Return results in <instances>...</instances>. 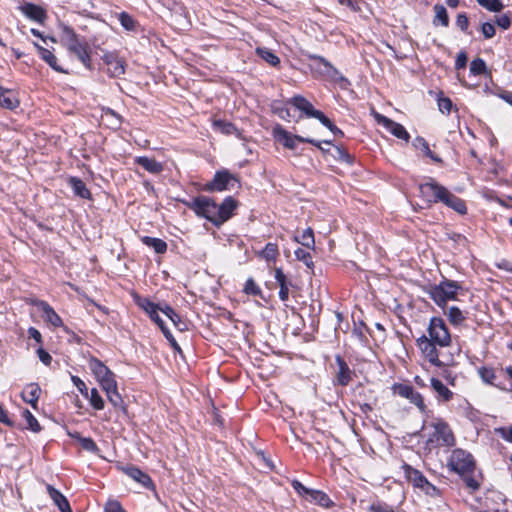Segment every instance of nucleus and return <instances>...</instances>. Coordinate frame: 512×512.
<instances>
[{
  "label": "nucleus",
  "mask_w": 512,
  "mask_h": 512,
  "mask_svg": "<svg viewBox=\"0 0 512 512\" xmlns=\"http://www.w3.org/2000/svg\"><path fill=\"white\" fill-rule=\"evenodd\" d=\"M427 333L416 341L422 357L435 367L449 365L452 358L443 349L450 346L451 335L444 320L440 317L431 318Z\"/></svg>",
  "instance_id": "f257e3e1"
},
{
  "label": "nucleus",
  "mask_w": 512,
  "mask_h": 512,
  "mask_svg": "<svg viewBox=\"0 0 512 512\" xmlns=\"http://www.w3.org/2000/svg\"><path fill=\"white\" fill-rule=\"evenodd\" d=\"M88 366L110 403L116 408L121 407L123 400L118 392L115 374L102 361L94 357L89 360Z\"/></svg>",
  "instance_id": "f03ea898"
},
{
  "label": "nucleus",
  "mask_w": 512,
  "mask_h": 512,
  "mask_svg": "<svg viewBox=\"0 0 512 512\" xmlns=\"http://www.w3.org/2000/svg\"><path fill=\"white\" fill-rule=\"evenodd\" d=\"M448 467L462 476L467 487L473 491L479 488L478 480L471 476L475 469V463L470 453L462 449L453 450L448 460Z\"/></svg>",
  "instance_id": "7ed1b4c3"
},
{
  "label": "nucleus",
  "mask_w": 512,
  "mask_h": 512,
  "mask_svg": "<svg viewBox=\"0 0 512 512\" xmlns=\"http://www.w3.org/2000/svg\"><path fill=\"white\" fill-rule=\"evenodd\" d=\"M60 39L66 49L74 54L78 60L88 69H91V55L89 45L70 27L64 25L61 28Z\"/></svg>",
  "instance_id": "20e7f679"
},
{
  "label": "nucleus",
  "mask_w": 512,
  "mask_h": 512,
  "mask_svg": "<svg viewBox=\"0 0 512 512\" xmlns=\"http://www.w3.org/2000/svg\"><path fill=\"white\" fill-rule=\"evenodd\" d=\"M460 285L451 280H443L437 285H432L428 289L430 298L441 308H444L448 301L455 300Z\"/></svg>",
  "instance_id": "39448f33"
},
{
  "label": "nucleus",
  "mask_w": 512,
  "mask_h": 512,
  "mask_svg": "<svg viewBox=\"0 0 512 512\" xmlns=\"http://www.w3.org/2000/svg\"><path fill=\"white\" fill-rule=\"evenodd\" d=\"M309 58L312 60L310 64L311 70L314 74L323 76L328 80L346 85L347 79L338 71L330 62L319 55H310Z\"/></svg>",
  "instance_id": "423d86ee"
},
{
  "label": "nucleus",
  "mask_w": 512,
  "mask_h": 512,
  "mask_svg": "<svg viewBox=\"0 0 512 512\" xmlns=\"http://www.w3.org/2000/svg\"><path fill=\"white\" fill-rule=\"evenodd\" d=\"M430 427L432 431L429 433L428 442L436 446H453L455 444L454 434L443 419H435Z\"/></svg>",
  "instance_id": "0eeeda50"
},
{
  "label": "nucleus",
  "mask_w": 512,
  "mask_h": 512,
  "mask_svg": "<svg viewBox=\"0 0 512 512\" xmlns=\"http://www.w3.org/2000/svg\"><path fill=\"white\" fill-rule=\"evenodd\" d=\"M447 188L440 185L433 178L419 185L420 196L430 206L435 203H442L444 196H447Z\"/></svg>",
  "instance_id": "6e6552de"
},
{
  "label": "nucleus",
  "mask_w": 512,
  "mask_h": 512,
  "mask_svg": "<svg viewBox=\"0 0 512 512\" xmlns=\"http://www.w3.org/2000/svg\"><path fill=\"white\" fill-rule=\"evenodd\" d=\"M273 135L279 143H281L285 148L288 149H295L297 142H302L310 143L318 147L319 149L323 150V148L321 147V142L316 141L315 139L312 138L293 135L287 132L285 129H283L280 125H277L273 129Z\"/></svg>",
  "instance_id": "1a4fd4ad"
},
{
  "label": "nucleus",
  "mask_w": 512,
  "mask_h": 512,
  "mask_svg": "<svg viewBox=\"0 0 512 512\" xmlns=\"http://www.w3.org/2000/svg\"><path fill=\"white\" fill-rule=\"evenodd\" d=\"M189 207L200 217H204L216 225L217 204L207 196L195 198Z\"/></svg>",
  "instance_id": "9d476101"
},
{
  "label": "nucleus",
  "mask_w": 512,
  "mask_h": 512,
  "mask_svg": "<svg viewBox=\"0 0 512 512\" xmlns=\"http://www.w3.org/2000/svg\"><path fill=\"white\" fill-rule=\"evenodd\" d=\"M403 468L406 477L415 487L421 488L423 491H425L426 494L431 496L438 494V489L434 485L429 483V481L424 477V475L420 471L412 468L407 464H404Z\"/></svg>",
  "instance_id": "9b49d317"
},
{
  "label": "nucleus",
  "mask_w": 512,
  "mask_h": 512,
  "mask_svg": "<svg viewBox=\"0 0 512 512\" xmlns=\"http://www.w3.org/2000/svg\"><path fill=\"white\" fill-rule=\"evenodd\" d=\"M393 390L394 393L408 399L410 403L414 404L422 413L426 412V405L422 395L415 391L412 386L407 384H395Z\"/></svg>",
  "instance_id": "f8f14e48"
},
{
  "label": "nucleus",
  "mask_w": 512,
  "mask_h": 512,
  "mask_svg": "<svg viewBox=\"0 0 512 512\" xmlns=\"http://www.w3.org/2000/svg\"><path fill=\"white\" fill-rule=\"evenodd\" d=\"M106 73L112 78H119L125 73V62L115 53H106L103 56Z\"/></svg>",
  "instance_id": "ddd939ff"
},
{
  "label": "nucleus",
  "mask_w": 512,
  "mask_h": 512,
  "mask_svg": "<svg viewBox=\"0 0 512 512\" xmlns=\"http://www.w3.org/2000/svg\"><path fill=\"white\" fill-rule=\"evenodd\" d=\"M375 119L378 124L384 126L395 137L405 140L406 142L409 141L410 135L403 125L394 122L393 120L379 113H375Z\"/></svg>",
  "instance_id": "4468645a"
},
{
  "label": "nucleus",
  "mask_w": 512,
  "mask_h": 512,
  "mask_svg": "<svg viewBox=\"0 0 512 512\" xmlns=\"http://www.w3.org/2000/svg\"><path fill=\"white\" fill-rule=\"evenodd\" d=\"M18 9L28 19L35 21L39 24H44L48 17L47 12L43 7L30 2L23 3L18 7Z\"/></svg>",
  "instance_id": "2eb2a0df"
},
{
  "label": "nucleus",
  "mask_w": 512,
  "mask_h": 512,
  "mask_svg": "<svg viewBox=\"0 0 512 512\" xmlns=\"http://www.w3.org/2000/svg\"><path fill=\"white\" fill-rule=\"evenodd\" d=\"M236 179L228 171H219L215 174L213 180L206 185L208 191H224L229 188Z\"/></svg>",
  "instance_id": "dca6fc26"
},
{
  "label": "nucleus",
  "mask_w": 512,
  "mask_h": 512,
  "mask_svg": "<svg viewBox=\"0 0 512 512\" xmlns=\"http://www.w3.org/2000/svg\"><path fill=\"white\" fill-rule=\"evenodd\" d=\"M291 103L300 111L305 113L307 117H313L318 119L319 121L324 118V114L316 110L313 105L302 96H295L291 99Z\"/></svg>",
  "instance_id": "f3484780"
},
{
  "label": "nucleus",
  "mask_w": 512,
  "mask_h": 512,
  "mask_svg": "<svg viewBox=\"0 0 512 512\" xmlns=\"http://www.w3.org/2000/svg\"><path fill=\"white\" fill-rule=\"evenodd\" d=\"M120 469L123 473L132 478L134 481L140 483L143 487L149 488L153 486L150 476L141 471L138 467L127 465L121 466Z\"/></svg>",
  "instance_id": "a211bd4d"
},
{
  "label": "nucleus",
  "mask_w": 512,
  "mask_h": 512,
  "mask_svg": "<svg viewBox=\"0 0 512 512\" xmlns=\"http://www.w3.org/2000/svg\"><path fill=\"white\" fill-rule=\"evenodd\" d=\"M235 208L236 202L232 197H227L220 205L217 204L216 225L219 226L227 221Z\"/></svg>",
  "instance_id": "6ab92c4d"
},
{
  "label": "nucleus",
  "mask_w": 512,
  "mask_h": 512,
  "mask_svg": "<svg viewBox=\"0 0 512 512\" xmlns=\"http://www.w3.org/2000/svg\"><path fill=\"white\" fill-rule=\"evenodd\" d=\"M36 305L43 312L44 320L50 323L53 327H60L63 325L60 316L47 302L39 301Z\"/></svg>",
  "instance_id": "aec40b11"
},
{
  "label": "nucleus",
  "mask_w": 512,
  "mask_h": 512,
  "mask_svg": "<svg viewBox=\"0 0 512 512\" xmlns=\"http://www.w3.org/2000/svg\"><path fill=\"white\" fill-rule=\"evenodd\" d=\"M35 47L43 61H45L53 70L59 73L68 74V71L58 65L57 57L52 51L35 43Z\"/></svg>",
  "instance_id": "412c9836"
},
{
  "label": "nucleus",
  "mask_w": 512,
  "mask_h": 512,
  "mask_svg": "<svg viewBox=\"0 0 512 512\" xmlns=\"http://www.w3.org/2000/svg\"><path fill=\"white\" fill-rule=\"evenodd\" d=\"M19 103L14 91L0 87V106L2 108L13 110L19 106Z\"/></svg>",
  "instance_id": "4be33fe9"
},
{
  "label": "nucleus",
  "mask_w": 512,
  "mask_h": 512,
  "mask_svg": "<svg viewBox=\"0 0 512 512\" xmlns=\"http://www.w3.org/2000/svg\"><path fill=\"white\" fill-rule=\"evenodd\" d=\"M47 492L61 512H72L67 498L51 485H47Z\"/></svg>",
  "instance_id": "5701e85b"
},
{
  "label": "nucleus",
  "mask_w": 512,
  "mask_h": 512,
  "mask_svg": "<svg viewBox=\"0 0 512 512\" xmlns=\"http://www.w3.org/2000/svg\"><path fill=\"white\" fill-rule=\"evenodd\" d=\"M442 203L459 214H466L467 212L465 202L449 190H447V196H444Z\"/></svg>",
  "instance_id": "b1692460"
},
{
  "label": "nucleus",
  "mask_w": 512,
  "mask_h": 512,
  "mask_svg": "<svg viewBox=\"0 0 512 512\" xmlns=\"http://www.w3.org/2000/svg\"><path fill=\"white\" fill-rule=\"evenodd\" d=\"M40 393L41 389L39 385L36 383H30L24 388L21 395L25 402L36 408Z\"/></svg>",
  "instance_id": "393cba45"
},
{
  "label": "nucleus",
  "mask_w": 512,
  "mask_h": 512,
  "mask_svg": "<svg viewBox=\"0 0 512 512\" xmlns=\"http://www.w3.org/2000/svg\"><path fill=\"white\" fill-rule=\"evenodd\" d=\"M431 386L437 393L438 399L442 401H449L453 397V392L439 379L432 378Z\"/></svg>",
  "instance_id": "a878e982"
},
{
  "label": "nucleus",
  "mask_w": 512,
  "mask_h": 512,
  "mask_svg": "<svg viewBox=\"0 0 512 512\" xmlns=\"http://www.w3.org/2000/svg\"><path fill=\"white\" fill-rule=\"evenodd\" d=\"M136 163L143 167L146 171L152 174H158L162 172L163 166L161 163L157 162L155 159L148 158L145 156L137 157Z\"/></svg>",
  "instance_id": "bb28decb"
},
{
  "label": "nucleus",
  "mask_w": 512,
  "mask_h": 512,
  "mask_svg": "<svg viewBox=\"0 0 512 512\" xmlns=\"http://www.w3.org/2000/svg\"><path fill=\"white\" fill-rule=\"evenodd\" d=\"M413 146L420 150L425 156L429 157L432 161L439 163L441 158L436 156L429 148L428 142L422 137H416L413 141Z\"/></svg>",
  "instance_id": "cd10ccee"
},
{
  "label": "nucleus",
  "mask_w": 512,
  "mask_h": 512,
  "mask_svg": "<svg viewBox=\"0 0 512 512\" xmlns=\"http://www.w3.org/2000/svg\"><path fill=\"white\" fill-rule=\"evenodd\" d=\"M69 184L74 192L75 195L83 198V199H89L91 194L89 192V190L87 189L85 183L76 178V177H72L69 179Z\"/></svg>",
  "instance_id": "c85d7f7f"
},
{
  "label": "nucleus",
  "mask_w": 512,
  "mask_h": 512,
  "mask_svg": "<svg viewBox=\"0 0 512 512\" xmlns=\"http://www.w3.org/2000/svg\"><path fill=\"white\" fill-rule=\"evenodd\" d=\"M444 314L448 317L450 323L454 326L461 325L466 319L464 312L456 306L449 307L444 312Z\"/></svg>",
  "instance_id": "c756f323"
},
{
  "label": "nucleus",
  "mask_w": 512,
  "mask_h": 512,
  "mask_svg": "<svg viewBox=\"0 0 512 512\" xmlns=\"http://www.w3.org/2000/svg\"><path fill=\"white\" fill-rule=\"evenodd\" d=\"M275 279L280 286L279 298L286 301L289 297V288L286 283V276L280 268L275 270Z\"/></svg>",
  "instance_id": "7c9ffc66"
},
{
  "label": "nucleus",
  "mask_w": 512,
  "mask_h": 512,
  "mask_svg": "<svg viewBox=\"0 0 512 512\" xmlns=\"http://www.w3.org/2000/svg\"><path fill=\"white\" fill-rule=\"evenodd\" d=\"M142 242L147 245L148 247H151L154 249V251L158 254H163L167 250V244L165 241L159 239V238H153L149 236H144L142 238Z\"/></svg>",
  "instance_id": "2f4dec72"
},
{
  "label": "nucleus",
  "mask_w": 512,
  "mask_h": 512,
  "mask_svg": "<svg viewBox=\"0 0 512 512\" xmlns=\"http://www.w3.org/2000/svg\"><path fill=\"white\" fill-rule=\"evenodd\" d=\"M294 240L306 248L314 249L315 240L313 230L311 228H307L302 232L300 236H296Z\"/></svg>",
  "instance_id": "473e14b6"
},
{
  "label": "nucleus",
  "mask_w": 512,
  "mask_h": 512,
  "mask_svg": "<svg viewBox=\"0 0 512 512\" xmlns=\"http://www.w3.org/2000/svg\"><path fill=\"white\" fill-rule=\"evenodd\" d=\"M308 496L310 497L311 501L319 504L322 507H330L332 505V501L328 495L320 490L312 489Z\"/></svg>",
  "instance_id": "72a5a7b5"
},
{
  "label": "nucleus",
  "mask_w": 512,
  "mask_h": 512,
  "mask_svg": "<svg viewBox=\"0 0 512 512\" xmlns=\"http://www.w3.org/2000/svg\"><path fill=\"white\" fill-rule=\"evenodd\" d=\"M339 365V371L337 374V380L341 385H347L350 381V369L347 364L340 358H337Z\"/></svg>",
  "instance_id": "f704fd0d"
},
{
  "label": "nucleus",
  "mask_w": 512,
  "mask_h": 512,
  "mask_svg": "<svg viewBox=\"0 0 512 512\" xmlns=\"http://www.w3.org/2000/svg\"><path fill=\"white\" fill-rule=\"evenodd\" d=\"M434 12H435V17H434L433 23L435 25L440 23L442 26L447 27L449 24V18H448L446 8L442 5L437 4L434 6Z\"/></svg>",
  "instance_id": "c9c22d12"
},
{
  "label": "nucleus",
  "mask_w": 512,
  "mask_h": 512,
  "mask_svg": "<svg viewBox=\"0 0 512 512\" xmlns=\"http://www.w3.org/2000/svg\"><path fill=\"white\" fill-rule=\"evenodd\" d=\"M22 417L25 421V428L30 429L33 432H39L41 430L40 424L29 410H23Z\"/></svg>",
  "instance_id": "e433bc0d"
},
{
  "label": "nucleus",
  "mask_w": 512,
  "mask_h": 512,
  "mask_svg": "<svg viewBox=\"0 0 512 512\" xmlns=\"http://www.w3.org/2000/svg\"><path fill=\"white\" fill-rule=\"evenodd\" d=\"M256 53L260 58L272 66H277L280 63L279 58L267 48H257Z\"/></svg>",
  "instance_id": "4c0bfd02"
},
{
  "label": "nucleus",
  "mask_w": 512,
  "mask_h": 512,
  "mask_svg": "<svg viewBox=\"0 0 512 512\" xmlns=\"http://www.w3.org/2000/svg\"><path fill=\"white\" fill-rule=\"evenodd\" d=\"M261 255L267 261H274L278 256V246L275 243H267Z\"/></svg>",
  "instance_id": "58836bf2"
},
{
  "label": "nucleus",
  "mask_w": 512,
  "mask_h": 512,
  "mask_svg": "<svg viewBox=\"0 0 512 512\" xmlns=\"http://www.w3.org/2000/svg\"><path fill=\"white\" fill-rule=\"evenodd\" d=\"M294 254L296 259L303 262L308 268L313 267L312 256L309 251L303 248H298L295 250Z\"/></svg>",
  "instance_id": "ea45409f"
},
{
  "label": "nucleus",
  "mask_w": 512,
  "mask_h": 512,
  "mask_svg": "<svg viewBox=\"0 0 512 512\" xmlns=\"http://www.w3.org/2000/svg\"><path fill=\"white\" fill-rule=\"evenodd\" d=\"M478 4L492 12H500L504 5L500 0H477Z\"/></svg>",
  "instance_id": "a19ab883"
},
{
  "label": "nucleus",
  "mask_w": 512,
  "mask_h": 512,
  "mask_svg": "<svg viewBox=\"0 0 512 512\" xmlns=\"http://www.w3.org/2000/svg\"><path fill=\"white\" fill-rule=\"evenodd\" d=\"M478 373L483 382L494 385L496 375L495 371L492 368L482 367L478 370Z\"/></svg>",
  "instance_id": "79ce46f5"
},
{
  "label": "nucleus",
  "mask_w": 512,
  "mask_h": 512,
  "mask_svg": "<svg viewBox=\"0 0 512 512\" xmlns=\"http://www.w3.org/2000/svg\"><path fill=\"white\" fill-rule=\"evenodd\" d=\"M89 400H90L91 406L94 409L102 410L104 408V401L96 388L91 389Z\"/></svg>",
  "instance_id": "37998d69"
},
{
  "label": "nucleus",
  "mask_w": 512,
  "mask_h": 512,
  "mask_svg": "<svg viewBox=\"0 0 512 512\" xmlns=\"http://www.w3.org/2000/svg\"><path fill=\"white\" fill-rule=\"evenodd\" d=\"M159 311H161V308L157 307L154 309V313H149L148 315L155 323L158 324V326L161 328L165 337L169 338V337H171V332L164 326V322L159 316V313H158Z\"/></svg>",
  "instance_id": "c03bdc74"
},
{
  "label": "nucleus",
  "mask_w": 512,
  "mask_h": 512,
  "mask_svg": "<svg viewBox=\"0 0 512 512\" xmlns=\"http://www.w3.org/2000/svg\"><path fill=\"white\" fill-rule=\"evenodd\" d=\"M369 512H396V509L384 502L376 501L373 502L369 508Z\"/></svg>",
  "instance_id": "a18cd8bd"
},
{
  "label": "nucleus",
  "mask_w": 512,
  "mask_h": 512,
  "mask_svg": "<svg viewBox=\"0 0 512 512\" xmlns=\"http://www.w3.org/2000/svg\"><path fill=\"white\" fill-rule=\"evenodd\" d=\"M244 292L248 295L260 296L262 291L253 279H248L244 285Z\"/></svg>",
  "instance_id": "49530a36"
},
{
  "label": "nucleus",
  "mask_w": 512,
  "mask_h": 512,
  "mask_svg": "<svg viewBox=\"0 0 512 512\" xmlns=\"http://www.w3.org/2000/svg\"><path fill=\"white\" fill-rule=\"evenodd\" d=\"M485 70H486V64L480 58L474 59L470 63V72L474 75H480V74L484 73Z\"/></svg>",
  "instance_id": "de8ad7c7"
},
{
  "label": "nucleus",
  "mask_w": 512,
  "mask_h": 512,
  "mask_svg": "<svg viewBox=\"0 0 512 512\" xmlns=\"http://www.w3.org/2000/svg\"><path fill=\"white\" fill-rule=\"evenodd\" d=\"M119 21L126 30L132 31L135 29V21L129 14L125 12L120 13Z\"/></svg>",
  "instance_id": "09e8293b"
},
{
  "label": "nucleus",
  "mask_w": 512,
  "mask_h": 512,
  "mask_svg": "<svg viewBox=\"0 0 512 512\" xmlns=\"http://www.w3.org/2000/svg\"><path fill=\"white\" fill-rule=\"evenodd\" d=\"M213 125L217 130H219L220 132L225 133V134H231L235 130V127L233 124H231L229 122L222 121V120H215L213 122Z\"/></svg>",
  "instance_id": "8fccbe9b"
},
{
  "label": "nucleus",
  "mask_w": 512,
  "mask_h": 512,
  "mask_svg": "<svg viewBox=\"0 0 512 512\" xmlns=\"http://www.w3.org/2000/svg\"><path fill=\"white\" fill-rule=\"evenodd\" d=\"M79 444L88 452L96 453L98 451L96 443L90 437L81 438Z\"/></svg>",
  "instance_id": "3c124183"
},
{
  "label": "nucleus",
  "mask_w": 512,
  "mask_h": 512,
  "mask_svg": "<svg viewBox=\"0 0 512 512\" xmlns=\"http://www.w3.org/2000/svg\"><path fill=\"white\" fill-rule=\"evenodd\" d=\"M137 304L140 308H142L147 314L154 313V309L158 306L151 302L148 298H138Z\"/></svg>",
  "instance_id": "603ef678"
},
{
  "label": "nucleus",
  "mask_w": 512,
  "mask_h": 512,
  "mask_svg": "<svg viewBox=\"0 0 512 512\" xmlns=\"http://www.w3.org/2000/svg\"><path fill=\"white\" fill-rule=\"evenodd\" d=\"M496 433L505 441L512 443V425L496 429Z\"/></svg>",
  "instance_id": "864d4df0"
},
{
  "label": "nucleus",
  "mask_w": 512,
  "mask_h": 512,
  "mask_svg": "<svg viewBox=\"0 0 512 512\" xmlns=\"http://www.w3.org/2000/svg\"><path fill=\"white\" fill-rule=\"evenodd\" d=\"M161 312L171 320V322L175 325V326H178L179 325V322H180V318L179 316L177 315V313L170 307V306H165L164 308H161Z\"/></svg>",
  "instance_id": "5fc2aeb1"
},
{
  "label": "nucleus",
  "mask_w": 512,
  "mask_h": 512,
  "mask_svg": "<svg viewBox=\"0 0 512 512\" xmlns=\"http://www.w3.org/2000/svg\"><path fill=\"white\" fill-rule=\"evenodd\" d=\"M438 108L442 113H449L452 108V101L447 97H439Z\"/></svg>",
  "instance_id": "6e6d98bb"
},
{
  "label": "nucleus",
  "mask_w": 512,
  "mask_h": 512,
  "mask_svg": "<svg viewBox=\"0 0 512 512\" xmlns=\"http://www.w3.org/2000/svg\"><path fill=\"white\" fill-rule=\"evenodd\" d=\"M481 31L486 39L492 38L496 33L495 26L489 22H485L482 24Z\"/></svg>",
  "instance_id": "4d7b16f0"
},
{
  "label": "nucleus",
  "mask_w": 512,
  "mask_h": 512,
  "mask_svg": "<svg viewBox=\"0 0 512 512\" xmlns=\"http://www.w3.org/2000/svg\"><path fill=\"white\" fill-rule=\"evenodd\" d=\"M320 122L326 126L334 135L343 136V132L338 127H336L325 115L324 118L320 120Z\"/></svg>",
  "instance_id": "13d9d810"
},
{
  "label": "nucleus",
  "mask_w": 512,
  "mask_h": 512,
  "mask_svg": "<svg viewBox=\"0 0 512 512\" xmlns=\"http://www.w3.org/2000/svg\"><path fill=\"white\" fill-rule=\"evenodd\" d=\"M71 380L82 395L88 396L86 384L78 376H72Z\"/></svg>",
  "instance_id": "bf43d9fd"
},
{
  "label": "nucleus",
  "mask_w": 512,
  "mask_h": 512,
  "mask_svg": "<svg viewBox=\"0 0 512 512\" xmlns=\"http://www.w3.org/2000/svg\"><path fill=\"white\" fill-rule=\"evenodd\" d=\"M292 486L297 491V493L302 495V496H308V494H310V492L312 490V489H309V488L305 487L298 480H293L292 481Z\"/></svg>",
  "instance_id": "052dcab7"
},
{
  "label": "nucleus",
  "mask_w": 512,
  "mask_h": 512,
  "mask_svg": "<svg viewBox=\"0 0 512 512\" xmlns=\"http://www.w3.org/2000/svg\"><path fill=\"white\" fill-rule=\"evenodd\" d=\"M105 512H122V506L118 501L110 500L105 505Z\"/></svg>",
  "instance_id": "680f3d73"
},
{
  "label": "nucleus",
  "mask_w": 512,
  "mask_h": 512,
  "mask_svg": "<svg viewBox=\"0 0 512 512\" xmlns=\"http://www.w3.org/2000/svg\"><path fill=\"white\" fill-rule=\"evenodd\" d=\"M496 23L502 29H508L511 25L510 17L507 14L496 17Z\"/></svg>",
  "instance_id": "e2e57ef3"
},
{
  "label": "nucleus",
  "mask_w": 512,
  "mask_h": 512,
  "mask_svg": "<svg viewBox=\"0 0 512 512\" xmlns=\"http://www.w3.org/2000/svg\"><path fill=\"white\" fill-rule=\"evenodd\" d=\"M456 25L462 30L466 31L469 25V20L466 14L462 13L457 16Z\"/></svg>",
  "instance_id": "0e129e2a"
},
{
  "label": "nucleus",
  "mask_w": 512,
  "mask_h": 512,
  "mask_svg": "<svg viewBox=\"0 0 512 512\" xmlns=\"http://www.w3.org/2000/svg\"><path fill=\"white\" fill-rule=\"evenodd\" d=\"M39 359L45 364L49 365L51 363L52 357L48 352H46L44 349L39 348L38 351Z\"/></svg>",
  "instance_id": "69168bd1"
},
{
  "label": "nucleus",
  "mask_w": 512,
  "mask_h": 512,
  "mask_svg": "<svg viewBox=\"0 0 512 512\" xmlns=\"http://www.w3.org/2000/svg\"><path fill=\"white\" fill-rule=\"evenodd\" d=\"M466 63H467V56H466V54L465 53H460L457 56L455 67H456V69H463V68H465Z\"/></svg>",
  "instance_id": "338daca9"
},
{
  "label": "nucleus",
  "mask_w": 512,
  "mask_h": 512,
  "mask_svg": "<svg viewBox=\"0 0 512 512\" xmlns=\"http://www.w3.org/2000/svg\"><path fill=\"white\" fill-rule=\"evenodd\" d=\"M28 334L30 338H33L36 342L41 343L42 342V336L41 333L34 327H30L28 329Z\"/></svg>",
  "instance_id": "774afa93"
}]
</instances>
